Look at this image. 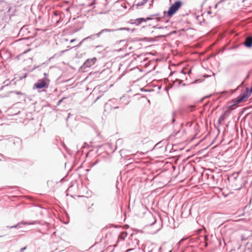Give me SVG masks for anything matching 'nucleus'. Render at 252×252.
<instances>
[{
    "label": "nucleus",
    "mask_w": 252,
    "mask_h": 252,
    "mask_svg": "<svg viewBox=\"0 0 252 252\" xmlns=\"http://www.w3.org/2000/svg\"><path fill=\"white\" fill-rule=\"evenodd\" d=\"M252 93V86L250 89H249L248 88H247L246 90L238 97L232 100V104L231 105H228V107L229 108L232 109V107L236 105L237 104L246 101L248 98L251 95Z\"/></svg>",
    "instance_id": "nucleus-1"
},
{
    "label": "nucleus",
    "mask_w": 252,
    "mask_h": 252,
    "mask_svg": "<svg viewBox=\"0 0 252 252\" xmlns=\"http://www.w3.org/2000/svg\"><path fill=\"white\" fill-rule=\"evenodd\" d=\"M183 3L181 1H176L169 8L167 14L171 17L174 14L178 9L181 7Z\"/></svg>",
    "instance_id": "nucleus-2"
},
{
    "label": "nucleus",
    "mask_w": 252,
    "mask_h": 252,
    "mask_svg": "<svg viewBox=\"0 0 252 252\" xmlns=\"http://www.w3.org/2000/svg\"><path fill=\"white\" fill-rule=\"evenodd\" d=\"M49 81V80L47 79H39L34 84L33 87L38 89L48 88Z\"/></svg>",
    "instance_id": "nucleus-3"
},
{
    "label": "nucleus",
    "mask_w": 252,
    "mask_h": 252,
    "mask_svg": "<svg viewBox=\"0 0 252 252\" xmlns=\"http://www.w3.org/2000/svg\"><path fill=\"white\" fill-rule=\"evenodd\" d=\"M245 45L247 47H251L252 46V37L248 36L246 38L244 42Z\"/></svg>",
    "instance_id": "nucleus-4"
},
{
    "label": "nucleus",
    "mask_w": 252,
    "mask_h": 252,
    "mask_svg": "<svg viewBox=\"0 0 252 252\" xmlns=\"http://www.w3.org/2000/svg\"><path fill=\"white\" fill-rule=\"evenodd\" d=\"M225 119V114H222V115H221L220 116V117L219 118V119L218 120L219 121V123L220 124L221 123L222 121H224V119Z\"/></svg>",
    "instance_id": "nucleus-5"
},
{
    "label": "nucleus",
    "mask_w": 252,
    "mask_h": 252,
    "mask_svg": "<svg viewBox=\"0 0 252 252\" xmlns=\"http://www.w3.org/2000/svg\"><path fill=\"white\" fill-rule=\"evenodd\" d=\"M136 21L137 22V23L138 24H140L142 22H145V20L144 18H139V19H137L136 20Z\"/></svg>",
    "instance_id": "nucleus-6"
},
{
    "label": "nucleus",
    "mask_w": 252,
    "mask_h": 252,
    "mask_svg": "<svg viewBox=\"0 0 252 252\" xmlns=\"http://www.w3.org/2000/svg\"><path fill=\"white\" fill-rule=\"evenodd\" d=\"M65 98V97H63V98L62 99H61V100H60L58 102V105H60L63 101V100Z\"/></svg>",
    "instance_id": "nucleus-7"
},
{
    "label": "nucleus",
    "mask_w": 252,
    "mask_h": 252,
    "mask_svg": "<svg viewBox=\"0 0 252 252\" xmlns=\"http://www.w3.org/2000/svg\"><path fill=\"white\" fill-rule=\"evenodd\" d=\"M95 61H96V59H95V58L93 59H92V60H91V61L93 63H95Z\"/></svg>",
    "instance_id": "nucleus-8"
},
{
    "label": "nucleus",
    "mask_w": 252,
    "mask_h": 252,
    "mask_svg": "<svg viewBox=\"0 0 252 252\" xmlns=\"http://www.w3.org/2000/svg\"><path fill=\"white\" fill-rule=\"evenodd\" d=\"M148 0H144V2L143 3H141V4H138V5H142L143 3H146Z\"/></svg>",
    "instance_id": "nucleus-9"
},
{
    "label": "nucleus",
    "mask_w": 252,
    "mask_h": 252,
    "mask_svg": "<svg viewBox=\"0 0 252 252\" xmlns=\"http://www.w3.org/2000/svg\"><path fill=\"white\" fill-rule=\"evenodd\" d=\"M104 31L107 32V31H109V30H107V29H105V30H102V31H101V32H104Z\"/></svg>",
    "instance_id": "nucleus-10"
},
{
    "label": "nucleus",
    "mask_w": 252,
    "mask_h": 252,
    "mask_svg": "<svg viewBox=\"0 0 252 252\" xmlns=\"http://www.w3.org/2000/svg\"><path fill=\"white\" fill-rule=\"evenodd\" d=\"M75 40V39H72V40H71L70 42L72 43L73 42H74Z\"/></svg>",
    "instance_id": "nucleus-11"
},
{
    "label": "nucleus",
    "mask_w": 252,
    "mask_h": 252,
    "mask_svg": "<svg viewBox=\"0 0 252 252\" xmlns=\"http://www.w3.org/2000/svg\"><path fill=\"white\" fill-rule=\"evenodd\" d=\"M26 249V247H25V248H22V249H21V250H22V251H23V250H25Z\"/></svg>",
    "instance_id": "nucleus-12"
}]
</instances>
